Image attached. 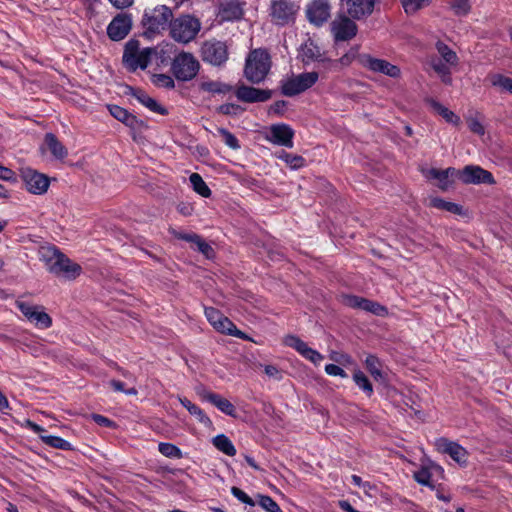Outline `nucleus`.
Masks as SVG:
<instances>
[{
  "instance_id": "1",
  "label": "nucleus",
  "mask_w": 512,
  "mask_h": 512,
  "mask_svg": "<svg viewBox=\"0 0 512 512\" xmlns=\"http://www.w3.org/2000/svg\"><path fill=\"white\" fill-rule=\"evenodd\" d=\"M41 259L50 273L67 280L76 279L82 272V267L79 264L73 262L56 247L43 248Z\"/></svg>"
},
{
  "instance_id": "2",
  "label": "nucleus",
  "mask_w": 512,
  "mask_h": 512,
  "mask_svg": "<svg viewBox=\"0 0 512 512\" xmlns=\"http://www.w3.org/2000/svg\"><path fill=\"white\" fill-rule=\"evenodd\" d=\"M158 54L157 48H140L138 40L131 39L125 44L122 60L126 69L134 72L137 69L145 70L153 56Z\"/></svg>"
},
{
  "instance_id": "3",
  "label": "nucleus",
  "mask_w": 512,
  "mask_h": 512,
  "mask_svg": "<svg viewBox=\"0 0 512 512\" xmlns=\"http://www.w3.org/2000/svg\"><path fill=\"white\" fill-rule=\"evenodd\" d=\"M270 67L271 61L267 51L255 49L246 58L244 75L249 82L258 84L266 78Z\"/></svg>"
},
{
  "instance_id": "4",
  "label": "nucleus",
  "mask_w": 512,
  "mask_h": 512,
  "mask_svg": "<svg viewBox=\"0 0 512 512\" xmlns=\"http://www.w3.org/2000/svg\"><path fill=\"white\" fill-rule=\"evenodd\" d=\"M169 28L173 40L187 44L194 40L200 32L201 22L191 15H182L172 20Z\"/></svg>"
},
{
  "instance_id": "5",
  "label": "nucleus",
  "mask_w": 512,
  "mask_h": 512,
  "mask_svg": "<svg viewBox=\"0 0 512 512\" xmlns=\"http://www.w3.org/2000/svg\"><path fill=\"white\" fill-rule=\"evenodd\" d=\"M200 69L199 61L189 52H181L175 56L171 71L179 81H190L196 77Z\"/></svg>"
},
{
  "instance_id": "6",
  "label": "nucleus",
  "mask_w": 512,
  "mask_h": 512,
  "mask_svg": "<svg viewBox=\"0 0 512 512\" xmlns=\"http://www.w3.org/2000/svg\"><path fill=\"white\" fill-rule=\"evenodd\" d=\"M204 314L208 322L213 326V328L217 332L229 336H234L242 340H251V338L247 334L240 331L228 317L224 316L216 308L204 307Z\"/></svg>"
},
{
  "instance_id": "7",
  "label": "nucleus",
  "mask_w": 512,
  "mask_h": 512,
  "mask_svg": "<svg viewBox=\"0 0 512 512\" xmlns=\"http://www.w3.org/2000/svg\"><path fill=\"white\" fill-rule=\"evenodd\" d=\"M317 72H305L286 79L282 82V93L292 97L311 88L318 80Z\"/></svg>"
},
{
  "instance_id": "8",
  "label": "nucleus",
  "mask_w": 512,
  "mask_h": 512,
  "mask_svg": "<svg viewBox=\"0 0 512 512\" xmlns=\"http://www.w3.org/2000/svg\"><path fill=\"white\" fill-rule=\"evenodd\" d=\"M172 11L169 7L162 5L151 11H145L142 24L147 31L156 33L164 30L171 22Z\"/></svg>"
},
{
  "instance_id": "9",
  "label": "nucleus",
  "mask_w": 512,
  "mask_h": 512,
  "mask_svg": "<svg viewBox=\"0 0 512 512\" xmlns=\"http://www.w3.org/2000/svg\"><path fill=\"white\" fill-rule=\"evenodd\" d=\"M358 62L366 69L397 79L401 76V69L387 60L375 58L370 54L359 55Z\"/></svg>"
},
{
  "instance_id": "10",
  "label": "nucleus",
  "mask_w": 512,
  "mask_h": 512,
  "mask_svg": "<svg viewBox=\"0 0 512 512\" xmlns=\"http://www.w3.org/2000/svg\"><path fill=\"white\" fill-rule=\"evenodd\" d=\"M204 62L213 66H221L228 60V49L224 42L206 41L201 48Z\"/></svg>"
},
{
  "instance_id": "11",
  "label": "nucleus",
  "mask_w": 512,
  "mask_h": 512,
  "mask_svg": "<svg viewBox=\"0 0 512 512\" xmlns=\"http://www.w3.org/2000/svg\"><path fill=\"white\" fill-rule=\"evenodd\" d=\"M21 177L28 192L34 195H43L50 186V179L47 175L31 168H24Z\"/></svg>"
},
{
  "instance_id": "12",
  "label": "nucleus",
  "mask_w": 512,
  "mask_h": 512,
  "mask_svg": "<svg viewBox=\"0 0 512 512\" xmlns=\"http://www.w3.org/2000/svg\"><path fill=\"white\" fill-rule=\"evenodd\" d=\"M330 31L336 42L354 38L358 28L356 23L346 15H338L330 23Z\"/></svg>"
},
{
  "instance_id": "13",
  "label": "nucleus",
  "mask_w": 512,
  "mask_h": 512,
  "mask_svg": "<svg viewBox=\"0 0 512 512\" xmlns=\"http://www.w3.org/2000/svg\"><path fill=\"white\" fill-rule=\"evenodd\" d=\"M341 302L347 307L370 312L376 316H386L388 314L387 308L380 303L356 295L343 294Z\"/></svg>"
},
{
  "instance_id": "14",
  "label": "nucleus",
  "mask_w": 512,
  "mask_h": 512,
  "mask_svg": "<svg viewBox=\"0 0 512 512\" xmlns=\"http://www.w3.org/2000/svg\"><path fill=\"white\" fill-rule=\"evenodd\" d=\"M308 21L320 27L328 21L331 15V6L328 0H313L306 6Z\"/></svg>"
},
{
  "instance_id": "15",
  "label": "nucleus",
  "mask_w": 512,
  "mask_h": 512,
  "mask_svg": "<svg viewBox=\"0 0 512 512\" xmlns=\"http://www.w3.org/2000/svg\"><path fill=\"white\" fill-rule=\"evenodd\" d=\"M437 450L443 454H448L460 466H466L468 462V452L460 444L441 437L435 440Z\"/></svg>"
},
{
  "instance_id": "16",
  "label": "nucleus",
  "mask_w": 512,
  "mask_h": 512,
  "mask_svg": "<svg viewBox=\"0 0 512 512\" xmlns=\"http://www.w3.org/2000/svg\"><path fill=\"white\" fill-rule=\"evenodd\" d=\"M294 134V130L287 124H273L269 128L266 139L272 144L292 148Z\"/></svg>"
},
{
  "instance_id": "17",
  "label": "nucleus",
  "mask_w": 512,
  "mask_h": 512,
  "mask_svg": "<svg viewBox=\"0 0 512 512\" xmlns=\"http://www.w3.org/2000/svg\"><path fill=\"white\" fill-rule=\"evenodd\" d=\"M297 7L290 0H276L271 5V17L277 25H285L294 20Z\"/></svg>"
},
{
  "instance_id": "18",
  "label": "nucleus",
  "mask_w": 512,
  "mask_h": 512,
  "mask_svg": "<svg viewBox=\"0 0 512 512\" xmlns=\"http://www.w3.org/2000/svg\"><path fill=\"white\" fill-rule=\"evenodd\" d=\"M132 27V19L128 14H118L115 16L107 27V34L113 41L124 39L130 32Z\"/></svg>"
},
{
  "instance_id": "19",
  "label": "nucleus",
  "mask_w": 512,
  "mask_h": 512,
  "mask_svg": "<svg viewBox=\"0 0 512 512\" xmlns=\"http://www.w3.org/2000/svg\"><path fill=\"white\" fill-rule=\"evenodd\" d=\"M459 178L465 184H491L494 182L489 171L475 165H468L462 171H459Z\"/></svg>"
},
{
  "instance_id": "20",
  "label": "nucleus",
  "mask_w": 512,
  "mask_h": 512,
  "mask_svg": "<svg viewBox=\"0 0 512 512\" xmlns=\"http://www.w3.org/2000/svg\"><path fill=\"white\" fill-rule=\"evenodd\" d=\"M25 427L38 434L41 441L47 446L66 451L72 450V445L70 442L59 436L43 435L42 433L45 431L44 428L31 420H26Z\"/></svg>"
},
{
  "instance_id": "21",
  "label": "nucleus",
  "mask_w": 512,
  "mask_h": 512,
  "mask_svg": "<svg viewBox=\"0 0 512 512\" xmlns=\"http://www.w3.org/2000/svg\"><path fill=\"white\" fill-rule=\"evenodd\" d=\"M236 97L246 103L265 102L271 98V91L241 85L236 90Z\"/></svg>"
},
{
  "instance_id": "22",
  "label": "nucleus",
  "mask_w": 512,
  "mask_h": 512,
  "mask_svg": "<svg viewBox=\"0 0 512 512\" xmlns=\"http://www.w3.org/2000/svg\"><path fill=\"white\" fill-rule=\"evenodd\" d=\"M243 16V4L239 0H222L219 5L218 17L221 22L236 21Z\"/></svg>"
},
{
  "instance_id": "23",
  "label": "nucleus",
  "mask_w": 512,
  "mask_h": 512,
  "mask_svg": "<svg viewBox=\"0 0 512 512\" xmlns=\"http://www.w3.org/2000/svg\"><path fill=\"white\" fill-rule=\"evenodd\" d=\"M347 12L353 19H361L372 14L375 0H347Z\"/></svg>"
},
{
  "instance_id": "24",
  "label": "nucleus",
  "mask_w": 512,
  "mask_h": 512,
  "mask_svg": "<svg viewBox=\"0 0 512 512\" xmlns=\"http://www.w3.org/2000/svg\"><path fill=\"white\" fill-rule=\"evenodd\" d=\"M130 95L133 96L139 103L149 109L151 112L166 115L167 109L159 104L154 98L150 97L145 91L137 88H129Z\"/></svg>"
},
{
  "instance_id": "25",
  "label": "nucleus",
  "mask_w": 512,
  "mask_h": 512,
  "mask_svg": "<svg viewBox=\"0 0 512 512\" xmlns=\"http://www.w3.org/2000/svg\"><path fill=\"white\" fill-rule=\"evenodd\" d=\"M201 397L203 400L217 407V409H219L222 413L231 417H236V409L228 399L213 392H204L201 394Z\"/></svg>"
},
{
  "instance_id": "26",
  "label": "nucleus",
  "mask_w": 512,
  "mask_h": 512,
  "mask_svg": "<svg viewBox=\"0 0 512 512\" xmlns=\"http://www.w3.org/2000/svg\"><path fill=\"white\" fill-rule=\"evenodd\" d=\"M456 174L459 175V171H456L454 168H447L445 170H438V169L432 168L427 171L426 176L430 179L437 180L439 188H441L442 190H446L452 184L450 177L454 176Z\"/></svg>"
},
{
  "instance_id": "27",
  "label": "nucleus",
  "mask_w": 512,
  "mask_h": 512,
  "mask_svg": "<svg viewBox=\"0 0 512 512\" xmlns=\"http://www.w3.org/2000/svg\"><path fill=\"white\" fill-rule=\"evenodd\" d=\"M300 57L305 64L322 60L320 47L312 40L306 41L300 48Z\"/></svg>"
},
{
  "instance_id": "28",
  "label": "nucleus",
  "mask_w": 512,
  "mask_h": 512,
  "mask_svg": "<svg viewBox=\"0 0 512 512\" xmlns=\"http://www.w3.org/2000/svg\"><path fill=\"white\" fill-rule=\"evenodd\" d=\"M107 109L115 119L122 122L126 126L133 129L137 127L139 121L134 115L129 113L126 109L118 105H108Z\"/></svg>"
},
{
  "instance_id": "29",
  "label": "nucleus",
  "mask_w": 512,
  "mask_h": 512,
  "mask_svg": "<svg viewBox=\"0 0 512 512\" xmlns=\"http://www.w3.org/2000/svg\"><path fill=\"white\" fill-rule=\"evenodd\" d=\"M426 102L447 123L455 125V126H457L460 123V117L458 115H456L453 111L449 110L447 107L442 105L440 102H438L432 98L427 99Z\"/></svg>"
},
{
  "instance_id": "30",
  "label": "nucleus",
  "mask_w": 512,
  "mask_h": 512,
  "mask_svg": "<svg viewBox=\"0 0 512 512\" xmlns=\"http://www.w3.org/2000/svg\"><path fill=\"white\" fill-rule=\"evenodd\" d=\"M45 145L56 159L62 160L68 155L67 149L53 133L45 135Z\"/></svg>"
},
{
  "instance_id": "31",
  "label": "nucleus",
  "mask_w": 512,
  "mask_h": 512,
  "mask_svg": "<svg viewBox=\"0 0 512 512\" xmlns=\"http://www.w3.org/2000/svg\"><path fill=\"white\" fill-rule=\"evenodd\" d=\"M432 69L438 74L441 78L442 82L445 84H451V68L452 66L448 65L445 61L441 60L438 57H431L429 61Z\"/></svg>"
},
{
  "instance_id": "32",
  "label": "nucleus",
  "mask_w": 512,
  "mask_h": 512,
  "mask_svg": "<svg viewBox=\"0 0 512 512\" xmlns=\"http://www.w3.org/2000/svg\"><path fill=\"white\" fill-rule=\"evenodd\" d=\"M212 444L220 452L227 456H235L237 450L232 441L225 434H218L212 438Z\"/></svg>"
},
{
  "instance_id": "33",
  "label": "nucleus",
  "mask_w": 512,
  "mask_h": 512,
  "mask_svg": "<svg viewBox=\"0 0 512 512\" xmlns=\"http://www.w3.org/2000/svg\"><path fill=\"white\" fill-rule=\"evenodd\" d=\"M179 401L181 405L185 407L191 415L195 416L200 423L204 424L205 426L212 425V421L200 407L193 404L189 399L185 397H179Z\"/></svg>"
},
{
  "instance_id": "34",
  "label": "nucleus",
  "mask_w": 512,
  "mask_h": 512,
  "mask_svg": "<svg viewBox=\"0 0 512 512\" xmlns=\"http://www.w3.org/2000/svg\"><path fill=\"white\" fill-rule=\"evenodd\" d=\"M490 83L501 93L512 95V78L496 73L489 76Z\"/></svg>"
},
{
  "instance_id": "35",
  "label": "nucleus",
  "mask_w": 512,
  "mask_h": 512,
  "mask_svg": "<svg viewBox=\"0 0 512 512\" xmlns=\"http://www.w3.org/2000/svg\"><path fill=\"white\" fill-rule=\"evenodd\" d=\"M436 50L440 59L445 61L448 65L454 67L458 64L459 58L457 54L445 43L438 41L436 43Z\"/></svg>"
},
{
  "instance_id": "36",
  "label": "nucleus",
  "mask_w": 512,
  "mask_h": 512,
  "mask_svg": "<svg viewBox=\"0 0 512 512\" xmlns=\"http://www.w3.org/2000/svg\"><path fill=\"white\" fill-rule=\"evenodd\" d=\"M193 190L202 197H209L211 190L198 173H192L189 177Z\"/></svg>"
},
{
  "instance_id": "37",
  "label": "nucleus",
  "mask_w": 512,
  "mask_h": 512,
  "mask_svg": "<svg viewBox=\"0 0 512 512\" xmlns=\"http://www.w3.org/2000/svg\"><path fill=\"white\" fill-rule=\"evenodd\" d=\"M201 89L212 94H227L232 87L221 81H206L201 84Z\"/></svg>"
},
{
  "instance_id": "38",
  "label": "nucleus",
  "mask_w": 512,
  "mask_h": 512,
  "mask_svg": "<svg viewBox=\"0 0 512 512\" xmlns=\"http://www.w3.org/2000/svg\"><path fill=\"white\" fill-rule=\"evenodd\" d=\"M430 205L434 208L445 210L453 214H461L462 212V207L458 204L445 201L444 199L438 197L432 198L430 200Z\"/></svg>"
},
{
  "instance_id": "39",
  "label": "nucleus",
  "mask_w": 512,
  "mask_h": 512,
  "mask_svg": "<svg viewBox=\"0 0 512 512\" xmlns=\"http://www.w3.org/2000/svg\"><path fill=\"white\" fill-rule=\"evenodd\" d=\"M277 158L284 161L293 169H299L304 166L305 160L302 156L294 155L285 151H281L277 154Z\"/></svg>"
},
{
  "instance_id": "40",
  "label": "nucleus",
  "mask_w": 512,
  "mask_h": 512,
  "mask_svg": "<svg viewBox=\"0 0 512 512\" xmlns=\"http://www.w3.org/2000/svg\"><path fill=\"white\" fill-rule=\"evenodd\" d=\"M29 321L40 328H48L52 324L50 316L47 313H45L40 307H38L35 310L33 315L30 317Z\"/></svg>"
},
{
  "instance_id": "41",
  "label": "nucleus",
  "mask_w": 512,
  "mask_h": 512,
  "mask_svg": "<svg viewBox=\"0 0 512 512\" xmlns=\"http://www.w3.org/2000/svg\"><path fill=\"white\" fill-rule=\"evenodd\" d=\"M355 384L367 395L373 393V387L366 375L359 369H356L353 374Z\"/></svg>"
},
{
  "instance_id": "42",
  "label": "nucleus",
  "mask_w": 512,
  "mask_h": 512,
  "mask_svg": "<svg viewBox=\"0 0 512 512\" xmlns=\"http://www.w3.org/2000/svg\"><path fill=\"white\" fill-rule=\"evenodd\" d=\"M158 450L165 457L172 458V459H181L183 456L180 448H178L176 445L171 444V443H166V442L159 443Z\"/></svg>"
},
{
  "instance_id": "43",
  "label": "nucleus",
  "mask_w": 512,
  "mask_h": 512,
  "mask_svg": "<svg viewBox=\"0 0 512 512\" xmlns=\"http://www.w3.org/2000/svg\"><path fill=\"white\" fill-rule=\"evenodd\" d=\"M365 365L369 373L376 380L382 378L381 362L374 355H368L365 360Z\"/></svg>"
},
{
  "instance_id": "44",
  "label": "nucleus",
  "mask_w": 512,
  "mask_h": 512,
  "mask_svg": "<svg viewBox=\"0 0 512 512\" xmlns=\"http://www.w3.org/2000/svg\"><path fill=\"white\" fill-rule=\"evenodd\" d=\"M285 345L295 349L301 356L304 355L306 350L309 348L306 342L294 335H288L284 339Z\"/></svg>"
},
{
  "instance_id": "45",
  "label": "nucleus",
  "mask_w": 512,
  "mask_h": 512,
  "mask_svg": "<svg viewBox=\"0 0 512 512\" xmlns=\"http://www.w3.org/2000/svg\"><path fill=\"white\" fill-rule=\"evenodd\" d=\"M217 131L222 136L223 142L226 146L233 150H238L240 148L238 139L230 131L225 128H218Z\"/></svg>"
},
{
  "instance_id": "46",
  "label": "nucleus",
  "mask_w": 512,
  "mask_h": 512,
  "mask_svg": "<svg viewBox=\"0 0 512 512\" xmlns=\"http://www.w3.org/2000/svg\"><path fill=\"white\" fill-rule=\"evenodd\" d=\"M358 51H359V48L356 46V47H352L346 54H344L339 60L337 61H334L332 63V66L333 67H336L338 65H341V66H349L353 60L357 57V59L359 58V55L358 54Z\"/></svg>"
},
{
  "instance_id": "47",
  "label": "nucleus",
  "mask_w": 512,
  "mask_h": 512,
  "mask_svg": "<svg viewBox=\"0 0 512 512\" xmlns=\"http://www.w3.org/2000/svg\"><path fill=\"white\" fill-rule=\"evenodd\" d=\"M259 505L267 512H283L279 505L267 495H258Z\"/></svg>"
},
{
  "instance_id": "48",
  "label": "nucleus",
  "mask_w": 512,
  "mask_h": 512,
  "mask_svg": "<svg viewBox=\"0 0 512 512\" xmlns=\"http://www.w3.org/2000/svg\"><path fill=\"white\" fill-rule=\"evenodd\" d=\"M406 13H414L418 9L429 5L431 0H400Z\"/></svg>"
},
{
  "instance_id": "49",
  "label": "nucleus",
  "mask_w": 512,
  "mask_h": 512,
  "mask_svg": "<svg viewBox=\"0 0 512 512\" xmlns=\"http://www.w3.org/2000/svg\"><path fill=\"white\" fill-rule=\"evenodd\" d=\"M154 85L158 87L172 89L175 87L173 78L167 74H155L152 78Z\"/></svg>"
},
{
  "instance_id": "50",
  "label": "nucleus",
  "mask_w": 512,
  "mask_h": 512,
  "mask_svg": "<svg viewBox=\"0 0 512 512\" xmlns=\"http://www.w3.org/2000/svg\"><path fill=\"white\" fill-rule=\"evenodd\" d=\"M414 479L421 485L431 486V473L427 467H421L414 473Z\"/></svg>"
},
{
  "instance_id": "51",
  "label": "nucleus",
  "mask_w": 512,
  "mask_h": 512,
  "mask_svg": "<svg viewBox=\"0 0 512 512\" xmlns=\"http://www.w3.org/2000/svg\"><path fill=\"white\" fill-rule=\"evenodd\" d=\"M451 8L456 15L462 16L469 12L471 6L469 0H454L451 4Z\"/></svg>"
},
{
  "instance_id": "52",
  "label": "nucleus",
  "mask_w": 512,
  "mask_h": 512,
  "mask_svg": "<svg viewBox=\"0 0 512 512\" xmlns=\"http://www.w3.org/2000/svg\"><path fill=\"white\" fill-rule=\"evenodd\" d=\"M231 494L237 498L240 502L249 505L251 507L255 506L254 500L246 494L243 490H241L238 487H232L231 488Z\"/></svg>"
},
{
  "instance_id": "53",
  "label": "nucleus",
  "mask_w": 512,
  "mask_h": 512,
  "mask_svg": "<svg viewBox=\"0 0 512 512\" xmlns=\"http://www.w3.org/2000/svg\"><path fill=\"white\" fill-rule=\"evenodd\" d=\"M469 129L478 135H484L485 129L481 121L476 117H470L467 119Z\"/></svg>"
},
{
  "instance_id": "54",
  "label": "nucleus",
  "mask_w": 512,
  "mask_h": 512,
  "mask_svg": "<svg viewBox=\"0 0 512 512\" xmlns=\"http://www.w3.org/2000/svg\"><path fill=\"white\" fill-rule=\"evenodd\" d=\"M240 111H241L240 106L237 104H233V103L222 104L218 108V112L222 113L224 115H236Z\"/></svg>"
},
{
  "instance_id": "55",
  "label": "nucleus",
  "mask_w": 512,
  "mask_h": 512,
  "mask_svg": "<svg viewBox=\"0 0 512 512\" xmlns=\"http://www.w3.org/2000/svg\"><path fill=\"white\" fill-rule=\"evenodd\" d=\"M303 357L315 365H319L324 358L322 354L310 347L306 350Z\"/></svg>"
},
{
  "instance_id": "56",
  "label": "nucleus",
  "mask_w": 512,
  "mask_h": 512,
  "mask_svg": "<svg viewBox=\"0 0 512 512\" xmlns=\"http://www.w3.org/2000/svg\"><path fill=\"white\" fill-rule=\"evenodd\" d=\"M110 386L117 392L125 393L126 395H136L137 390L135 388H124V383L118 380H111L109 382Z\"/></svg>"
},
{
  "instance_id": "57",
  "label": "nucleus",
  "mask_w": 512,
  "mask_h": 512,
  "mask_svg": "<svg viewBox=\"0 0 512 512\" xmlns=\"http://www.w3.org/2000/svg\"><path fill=\"white\" fill-rule=\"evenodd\" d=\"M18 309L23 313V315L29 320L33 315L38 306H33L29 303L18 301L17 303Z\"/></svg>"
},
{
  "instance_id": "58",
  "label": "nucleus",
  "mask_w": 512,
  "mask_h": 512,
  "mask_svg": "<svg viewBox=\"0 0 512 512\" xmlns=\"http://www.w3.org/2000/svg\"><path fill=\"white\" fill-rule=\"evenodd\" d=\"M325 372L330 376L347 377V373L340 366L335 364H327L325 366Z\"/></svg>"
},
{
  "instance_id": "59",
  "label": "nucleus",
  "mask_w": 512,
  "mask_h": 512,
  "mask_svg": "<svg viewBox=\"0 0 512 512\" xmlns=\"http://www.w3.org/2000/svg\"><path fill=\"white\" fill-rule=\"evenodd\" d=\"M330 357L332 360H334L335 362H337L341 365L353 364V360L348 354L333 352V353H331Z\"/></svg>"
},
{
  "instance_id": "60",
  "label": "nucleus",
  "mask_w": 512,
  "mask_h": 512,
  "mask_svg": "<svg viewBox=\"0 0 512 512\" xmlns=\"http://www.w3.org/2000/svg\"><path fill=\"white\" fill-rule=\"evenodd\" d=\"M0 179L14 182L16 180L15 173L7 167L0 164Z\"/></svg>"
},
{
  "instance_id": "61",
  "label": "nucleus",
  "mask_w": 512,
  "mask_h": 512,
  "mask_svg": "<svg viewBox=\"0 0 512 512\" xmlns=\"http://www.w3.org/2000/svg\"><path fill=\"white\" fill-rule=\"evenodd\" d=\"M286 108V102L283 100L276 101L269 108V113L275 115H282Z\"/></svg>"
},
{
  "instance_id": "62",
  "label": "nucleus",
  "mask_w": 512,
  "mask_h": 512,
  "mask_svg": "<svg viewBox=\"0 0 512 512\" xmlns=\"http://www.w3.org/2000/svg\"><path fill=\"white\" fill-rule=\"evenodd\" d=\"M194 244L197 246L198 250L206 256H209V254L212 252V247L206 243L199 235L198 240H195Z\"/></svg>"
},
{
  "instance_id": "63",
  "label": "nucleus",
  "mask_w": 512,
  "mask_h": 512,
  "mask_svg": "<svg viewBox=\"0 0 512 512\" xmlns=\"http://www.w3.org/2000/svg\"><path fill=\"white\" fill-rule=\"evenodd\" d=\"M92 419L100 426L114 427V422L112 420L100 414H93Z\"/></svg>"
},
{
  "instance_id": "64",
  "label": "nucleus",
  "mask_w": 512,
  "mask_h": 512,
  "mask_svg": "<svg viewBox=\"0 0 512 512\" xmlns=\"http://www.w3.org/2000/svg\"><path fill=\"white\" fill-rule=\"evenodd\" d=\"M264 372L267 376L279 380L281 378L280 370L274 365H266Z\"/></svg>"
}]
</instances>
